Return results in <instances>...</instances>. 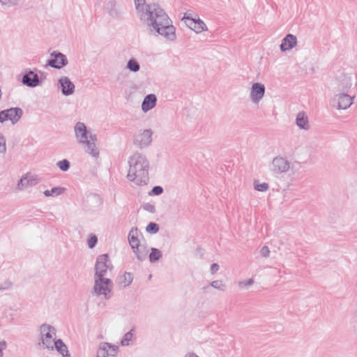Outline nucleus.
<instances>
[{"label":"nucleus","instance_id":"1","mask_svg":"<svg viewBox=\"0 0 357 357\" xmlns=\"http://www.w3.org/2000/svg\"><path fill=\"white\" fill-rule=\"evenodd\" d=\"M137 15L149 33L165 41L176 40V30L164 9L158 3H146L145 0H134Z\"/></svg>","mask_w":357,"mask_h":357},{"label":"nucleus","instance_id":"2","mask_svg":"<svg viewBox=\"0 0 357 357\" xmlns=\"http://www.w3.org/2000/svg\"><path fill=\"white\" fill-rule=\"evenodd\" d=\"M128 172L127 178L134 185H146L150 179L151 163L148 156L141 152L133 153L128 159Z\"/></svg>","mask_w":357,"mask_h":357},{"label":"nucleus","instance_id":"3","mask_svg":"<svg viewBox=\"0 0 357 357\" xmlns=\"http://www.w3.org/2000/svg\"><path fill=\"white\" fill-rule=\"evenodd\" d=\"M73 132L76 142L84 146V151L94 158H98L100 150L96 135L81 121L75 124Z\"/></svg>","mask_w":357,"mask_h":357},{"label":"nucleus","instance_id":"4","mask_svg":"<svg viewBox=\"0 0 357 357\" xmlns=\"http://www.w3.org/2000/svg\"><path fill=\"white\" fill-rule=\"evenodd\" d=\"M40 344L43 349L53 351L65 344L63 341L58 338L56 329L49 324H43L38 328Z\"/></svg>","mask_w":357,"mask_h":357},{"label":"nucleus","instance_id":"5","mask_svg":"<svg viewBox=\"0 0 357 357\" xmlns=\"http://www.w3.org/2000/svg\"><path fill=\"white\" fill-rule=\"evenodd\" d=\"M357 84L356 77L351 73L337 76L333 84V93H349Z\"/></svg>","mask_w":357,"mask_h":357},{"label":"nucleus","instance_id":"6","mask_svg":"<svg viewBox=\"0 0 357 357\" xmlns=\"http://www.w3.org/2000/svg\"><path fill=\"white\" fill-rule=\"evenodd\" d=\"M112 281L105 277H94L93 294L103 299H109L112 295Z\"/></svg>","mask_w":357,"mask_h":357},{"label":"nucleus","instance_id":"7","mask_svg":"<svg viewBox=\"0 0 357 357\" xmlns=\"http://www.w3.org/2000/svg\"><path fill=\"white\" fill-rule=\"evenodd\" d=\"M153 132L150 128L140 129L132 136V144L138 149L142 150L149 147L153 142Z\"/></svg>","mask_w":357,"mask_h":357},{"label":"nucleus","instance_id":"8","mask_svg":"<svg viewBox=\"0 0 357 357\" xmlns=\"http://www.w3.org/2000/svg\"><path fill=\"white\" fill-rule=\"evenodd\" d=\"M355 96L349 93H333L331 99V106L337 110H347L354 104Z\"/></svg>","mask_w":357,"mask_h":357},{"label":"nucleus","instance_id":"9","mask_svg":"<svg viewBox=\"0 0 357 357\" xmlns=\"http://www.w3.org/2000/svg\"><path fill=\"white\" fill-rule=\"evenodd\" d=\"M290 169V161L286 156H275L269 164V170L274 174L281 175Z\"/></svg>","mask_w":357,"mask_h":357},{"label":"nucleus","instance_id":"10","mask_svg":"<svg viewBox=\"0 0 357 357\" xmlns=\"http://www.w3.org/2000/svg\"><path fill=\"white\" fill-rule=\"evenodd\" d=\"M112 269L113 266L108 255L102 254L97 257L94 277H105L107 272L112 271Z\"/></svg>","mask_w":357,"mask_h":357},{"label":"nucleus","instance_id":"11","mask_svg":"<svg viewBox=\"0 0 357 357\" xmlns=\"http://www.w3.org/2000/svg\"><path fill=\"white\" fill-rule=\"evenodd\" d=\"M182 21H183L185 24L189 29H190L196 33H200L207 31L206 24L199 18L197 14L190 15V14L185 13L182 18Z\"/></svg>","mask_w":357,"mask_h":357},{"label":"nucleus","instance_id":"12","mask_svg":"<svg viewBox=\"0 0 357 357\" xmlns=\"http://www.w3.org/2000/svg\"><path fill=\"white\" fill-rule=\"evenodd\" d=\"M266 93L264 84L259 82H251L248 89L249 99L250 102L258 105L264 99Z\"/></svg>","mask_w":357,"mask_h":357},{"label":"nucleus","instance_id":"13","mask_svg":"<svg viewBox=\"0 0 357 357\" xmlns=\"http://www.w3.org/2000/svg\"><path fill=\"white\" fill-rule=\"evenodd\" d=\"M40 181L41 178L38 175L27 172L18 181L17 189L20 191H24L31 187L38 185Z\"/></svg>","mask_w":357,"mask_h":357},{"label":"nucleus","instance_id":"14","mask_svg":"<svg viewBox=\"0 0 357 357\" xmlns=\"http://www.w3.org/2000/svg\"><path fill=\"white\" fill-rule=\"evenodd\" d=\"M22 115V110L18 107H13L0 112V123L10 121L13 124L16 123Z\"/></svg>","mask_w":357,"mask_h":357},{"label":"nucleus","instance_id":"15","mask_svg":"<svg viewBox=\"0 0 357 357\" xmlns=\"http://www.w3.org/2000/svg\"><path fill=\"white\" fill-rule=\"evenodd\" d=\"M298 44L297 37L292 33H288L281 40L280 50L282 53L291 52L298 47Z\"/></svg>","mask_w":357,"mask_h":357},{"label":"nucleus","instance_id":"16","mask_svg":"<svg viewBox=\"0 0 357 357\" xmlns=\"http://www.w3.org/2000/svg\"><path fill=\"white\" fill-rule=\"evenodd\" d=\"M119 347L108 342H101L96 352V357H116Z\"/></svg>","mask_w":357,"mask_h":357},{"label":"nucleus","instance_id":"17","mask_svg":"<svg viewBox=\"0 0 357 357\" xmlns=\"http://www.w3.org/2000/svg\"><path fill=\"white\" fill-rule=\"evenodd\" d=\"M58 88L65 96H71L75 91V84L66 75H62L58 79Z\"/></svg>","mask_w":357,"mask_h":357},{"label":"nucleus","instance_id":"18","mask_svg":"<svg viewBox=\"0 0 357 357\" xmlns=\"http://www.w3.org/2000/svg\"><path fill=\"white\" fill-rule=\"evenodd\" d=\"M51 56L53 58L47 61V65L52 68L61 69L68 64L66 56L61 52L54 51L51 53Z\"/></svg>","mask_w":357,"mask_h":357},{"label":"nucleus","instance_id":"19","mask_svg":"<svg viewBox=\"0 0 357 357\" xmlns=\"http://www.w3.org/2000/svg\"><path fill=\"white\" fill-rule=\"evenodd\" d=\"M22 83L31 88H35L40 85V82L38 74L33 70H28L23 75Z\"/></svg>","mask_w":357,"mask_h":357},{"label":"nucleus","instance_id":"20","mask_svg":"<svg viewBox=\"0 0 357 357\" xmlns=\"http://www.w3.org/2000/svg\"><path fill=\"white\" fill-rule=\"evenodd\" d=\"M128 241L131 248L138 245L144 241L142 232L137 227H132L128 234Z\"/></svg>","mask_w":357,"mask_h":357},{"label":"nucleus","instance_id":"21","mask_svg":"<svg viewBox=\"0 0 357 357\" xmlns=\"http://www.w3.org/2000/svg\"><path fill=\"white\" fill-rule=\"evenodd\" d=\"M157 103V97L155 94L151 93L146 95L142 103V110L144 113H147L153 109Z\"/></svg>","mask_w":357,"mask_h":357},{"label":"nucleus","instance_id":"22","mask_svg":"<svg viewBox=\"0 0 357 357\" xmlns=\"http://www.w3.org/2000/svg\"><path fill=\"white\" fill-rule=\"evenodd\" d=\"M132 252L139 261H144L146 259L149 253V249L146 245L142 241L138 245L131 248Z\"/></svg>","mask_w":357,"mask_h":357},{"label":"nucleus","instance_id":"23","mask_svg":"<svg viewBox=\"0 0 357 357\" xmlns=\"http://www.w3.org/2000/svg\"><path fill=\"white\" fill-rule=\"evenodd\" d=\"M107 9L109 14L112 17H120L123 15V12L121 6L116 0H110L107 5Z\"/></svg>","mask_w":357,"mask_h":357},{"label":"nucleus","instance_id":"24","mask_svg":"<svg viewBox=\"0 0 357 357\" xmlns=\"http://www.w3.org/2000/svg\"><path fill=\"white\" fill-rule=\"evenodd\" d=\"M296 125L301 130L307 131L310 129L308 116L305 112H299L297 114L296 118Z\"/></svg>","mask_w":357,"mask_h":357},{"label":"nucleus","instance_id":"25","mask_svg":"<svg viewBox=\"0 0 357 357\" xmlns=\"http://www.w3.org/2000/svg\"><path fill=\"white\" fill-rule=\"evenodd\" d=\"M133 280V276L130 273L125 272L116 279V283L121 288L128 287Z\"/></svg>","mask_w":357,"mask_h":357},{"label":"nucleus","instance_id":"26","mask_svg":"<svg viewBox=\"0 0 357 357\" xmlns=\"http://www.w3.org/2000/svg\"><path fill=\"white\" fill-rule=\"evenodd\" d=\"M126 69L130 73H137L140 70L141 66L136 59L130 58L126 63Z\"/></svg>","mask_w":357,"mask_h":357},{"label":"nucleus","instance_id":"27","mask_svg":"<svg viewBox=\"0 0 357 357\" xmlns=\"http://www.w3.org/2000/svg\"><path fill=\"white\" fill-rule=\"evenodd\" d=\"M66 191V188L61 186L54 187L50 190H45L43 195L46 197H56L61 195Z\"/></svg>","mask_w":357,"mask_h":357},{"label":"nucleus","instance_id":"28","mask_svg":"<svg viewBox=\"0 0 357 357\" xmlns=\"http://www.w3.org/2000/svg\"><path fill=\"white\" fill-rule=\"evenodd\" d=\"M135 331L131 329L127 332L122 337L121 340V344L123 347L129 346L132 344L134 340Z\"/></svg>","mask_w":357,"mask_h":357},{"label":"nucleus","instance_id":"29","mask_svg":"<svg viewBox=\"0 0 357 357\" xmlns=\"http://www.w3.org/2000/svg\"><path fill=\"white\" fill-rule=\"evenodd\" d=\"M253 188L259 192H266L269 189V185L266 182H260L258 180L253 181Z\"/></svg>","mask_w":357,"mask_h":357},{"label":"nucleus","instance_id":"30","mask_svg":"<svg viewBox=\"0 0 357 357\" xmlns=\"http://www.w3.org/2000/svg\"><path fill=\"white\" fill-rule=\"evenodd\" d=\"M162 257V252L160 250L156 248H151V252L149 254V260L151 262L153 263L158 261Z\"/></svg>","mask_w":357,"mask_h":357},{"label":"nucleus","instance_id":"31","mask_svg":"<svg viewBox=\"0 0 357 357\" xmlns=\"http://www.w3.org/2000/svg\"><path fill=\"white\" fill-rule=\"evenodd\" d=\"M19 3L20 0H0V6L6 8L17 6Z\"/></svg>","mask_w":357,"mask_h":357},{"label":"nucleus","instance_id":"32","mask_svg":"<svg viewBox=\"0 0 357 357\" xmlns=\"http://www.w3.org/2000/svg\"><path fill=\"white\" fill-rule=\"evenodd\" d=\"M56 165L62 172H67L70 166V162L66 159L58 161Z\"/></svg>","mask_w":357,"mask_h":357},{"label":"nucleus","instance_id":"33","mask_svg":"<svg viewBox=\"0 0 357 357\" xmlns=\"http://www.w3.org/2000/svg\"><path fill=\"white\" fill-rule=\"evenodd\" d=\"M211 286L214 289H218L221 291H225L227 289L226 284L220 280H213L211 282Z\"/></svg>","mask_w":357,"mask_h":357},{"label":"nucleus","instance_id":"34","mask_svg":"<svg viewBox=\"0 0 357 357\" xmlns=\"http://www.w3.org/2000/svg\"><path fill=\"white\" fill-rule=\"evenodd\" d=\"M56 351L61 356V357H71L70 352L66 344L57 349Z\"/></svg>","mask_w":357,"mask_h":357},{"label":"nucleus","instance_id":"35","mask_svg":"<svg viewBox=\"0 0 357 357\" xmlns=\"http://www.w3.org/2000/svg\"><path fill=\"white\" fill-rule=\"evenodd\" d=\"M98 243V237L93 234H91L87 238V245L90 249L93 248Z\"/></svg>","mask_w":357,"mask_h":357},{"label":"nucleus","instance_id":"36","mask_svg":"<svg viewBox=\"0 0 357 357\" xmlns=\"http://www.w3.org/2000/svg\"><path fill=\"white\" fill-rule=\"evenodd\" d=\"M254 284V280L252 278H249L246 280H243L238 282V287L242 289H248L250 286Z\"/></svg>","mask_w":357,"mask_h":357},{"label":"nucleus","instance_id":"37","mask_svg":"<svg viewBox=\"0 0 357 357\" xmlns=\"http://www.w3.org/2000/svg\"><path fill=\"white\" fill-rule=\"evenodd\" d=\"M159 227L158 225L154 222H150L146 227V231L148 233L155 234L158 231Z\"/></svg>","mask_w":357,"mask_h":357},{"label":"nucleus","instance_id":"38","mask_svg":"<svg viewBox=\"0 0 357 357\" xmlns=\"http://www.w3.org/2000/svg\"><path fill=\"white\" fill-rule=\"evenodd\" d=\"M13 287V283L10 280H5L0 283V290H8Z\"/></svg>","mask_w":357,"mask_h":357},{"label":"nucleus","instance_id":"39","mask_svg":"<svg viewBox=\"0 0 357 357\" xmlns=\"http://www.w3.org/2000/svg\"><path fill=\"white\" fill-rule=\"evenodd\" d=\"M8 347V343L5 340H0V357L4 356V351Z\"/></svg>","mask_w":357,"mask_h":357},{"label":"nucleus","instance_id":"40","mask_svg":"<svg viewBox=\"0 0 357 357\" xmlns=\"http://www.w3.org/2000/svg\"><path fill=\"white\" fill-rule=\"evenodd\" d=\"M163 189L160 186H155L149 192V195H160L162 193Z\"/></svg>","mask_w":357,"mask_h":357},{"label":"nucleus","instance_id":"41","mask_svg":"<svg viewBox=\"0 0 357 357\" xmlns=\"http://www.w3.org/2000/svg\"><path fill=\"white\" fill-rule=\"evenodd\" d=\"M6 150V139L3 136L0 135V154L3 153Z\"/></svg>","mask_w":357,"mask_h":357},{"label":"nucleus","instance_id":"42","mask_svg":"<svg viewBox=\"0 0 357 357\" xmlns=\"http://www.w3.org/2000/svg\"><path fill=\"white\" fill-rule=\"evenodd\" d=\"M260 254L264 257H267L270 255V250L267 246H264L260 250Z\"/></svg>","mask_w":357,"mask_h":357},{"label":"nucleus","instance_id":"43","mask_svg":"<svg viewBox=\"0 0 357 357\" xmlns=\"http://www.w3.org/2000/svg\"><path fill=\"white\" fill-rule=\"evenodd\" d=\"M144 208L150 213H155V208L154 205L149 203L145 204L144 205Z\"/></svg>","mask_w":357,"mask_h":357},{"label":"nucleus","instance_id":"44","mask_svg":"<svg viewBox=\"0 0 357 357\" xmlns=\"http://www.w3.org/2000/svg\"><path fill=\"white\" fill-rule=\"evenodd\" d=\"M351 324L354 328L357 329V310L354 311L351 318Z\"/></svg>","mask_w":357,"mask_h":357},{"label":"nucleus","instance_id":"45","mask_svg":"<svg viewBox=\"0 0 357 357\" xmlns=\"http://www.w3.org/2000/svg\"><path fill=\"white\" fill-rule=\"evenodd\" d=\"M219 270V265L216 263L211 264L210 272L211 274L215 273Z\"/></svg>","mask_w":357,"mask_h":357},{"label":"nucleus","instance_id":"46","mask_svg":"<svg viewBox=\"0 0 357 357\" xmlns=\"http://www.w3.org/2000/svg\"><path fill=\"white\" fill-rule=\"evenodd\" d=\"M183 357H201L194 351L186 352Z\"/></svg>","mask_w":357,"mask_h":357}]
</instances>
